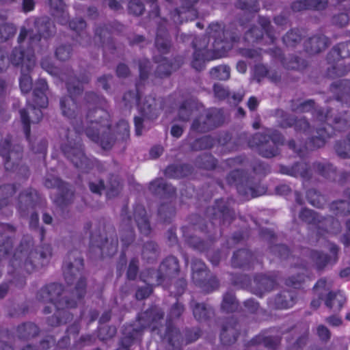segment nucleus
I'll list each match as a JSON object with an SVG mask.
<instances>
[{
	"mask_svg": "<svg viewBox=\"0 0 350 350\" xmlns=\"http://www.w3.org/2000/svg\"><path fill=\"white\" fill-rule=\"evenodd\" d=\"M79 325L75 323L72 325L67 330L68 336L64 337L61 341L58 342V345L60 347H66L70 343V336H72L73 338L79 334Z\"/></svg>",
	"mask_w": 350,
	"mask_h": 350,
	"instance_id": "63",
	"label": "nucleus"
},
{
	"mask_svg": "<svg viewBox=\"0 0 350 350\" xmlns=\"http://www.w3.org/2000/svg\"><path fill=\"white\" fill-rule=\"evenodd\" d=\"M306 196L309 203L315 207L320 208L324 204V198L321 196L315 189L308 190L307 191Z\"/></svg>",
	"mask_w": 350,
	"mask_h": 350,
	"instance_id": "58",
	"label": "nucleus"
},
{
	"mask_svg": "<svg viewBox=\"0 0 350 350\" xmlns=\"http://www.w3.org/2000/svg\"><path fill=\"white\" fill-rule=\"evenodd\" d=\"M301 40V36L298 30L291 29L283 37V42L288 46H294Z\"/></svg>",
	"mask_w": 350,
	"mask_h": 350,
	"instance_id": "55",
	"label": "nucleus"
},
{
	"mask_svg": "<svg viewBox=\"0 0 350 350\" xmlns=\"http://www.w3.org/2000/svg\"><path fill=\"white\" fill-rule=\"evenodd\" d=\"M163 312L158 308H152L142 313L139 317V324L143 328L154 331L158 329L159 321L163 319Z\"/></svg>",
	"mask_w": 350,
	"mask_h": 350,
	"instance_id": "22",
	"label": "nucleus"
},
{
	"mask_svg": "<svg viewBox=\"0 0 350 350\" xmlns=\"http://www.w3.org/2000/svg\"><path fill=\"white\" fill-rule=\"evenodd\" d=\"M179 271L178 261L174 256L166 258L159 267L158 271L152 273L151 277L157 278V284H161L175 278Z\"/></svg>",
	"mask_w": 350,
	"mask_h": 350,
	"instance_id": "14",
	"label": "nucleus"
},
{
	"mask_svg": "<svg viewBox=\"0 0 350 350\" xmlns=\"http://www.w3.org/2000/svg\"><path fill=\"white\" fill-rule=\"evenodd\" d=\"M12 248V240L4 234L0 235V260L6 256Z\"/></svg>",
	"mask_w": 350,
	"mask_h": 350,
	"instance_id": "61",
	"label": "nucleus"
},
{
	"mask_svg": "<svg viewBox=\"0 0 350 350\" xmlns=\"http://www.w3.org/2000/svg\"><path fill=\"white\" fill-rule=\"evenodd\" d=\"M0 155L3 157L6 170L13 171L22 157V150L20 147L10 150L9 140L3 139L0 135Z\"/></svg>",
	"mask_w": 350,
	"mask_h": 350,
	"instance_id": "15",
	"label": "nucleus"
},
{
	"mask_svg": "<svg viewBox=\"0 0 350 350\" xmlns=\"http://www.w3.org/2000/svg\"><path fill=\"white\" fill-rule=\"evenodd\" d=\"M142 115L148 119H155L161 110V101L157 100L154 97L149 96L144 98L139 104Z\"/></svg>",
	"mask_w": 350,
	"mask_h": 350,
	"instance_id": "23",
	"label": "nucleus"
},
{
	"mask_svg": "<svg viewBox=\"0 0 350 350\" xmlns=\"http://www.w3.org/2000/svg\"><path fill=\"white\" fill-rule=\"evenodd\" d=\"M346 298L345 295L340 292H329L325 300V306L334 312H338L341 310Z\"/></svg>",
	"mask_w": 350,
	"mask_h": 350,
	"instance_id": "34",
	"label": "nucleus"
},
{
	"mask_svg": "<svg viewBox=\"0 0 350 350\" xmlns=\"http://www.w3.org/2000/svg\"><path fill=\"white\" fill-rule=\"evenodd\" d=\"M256 344L262 345L265 347L275 350L279 344V339L273 337L258 336L250 342L251 346H254Z\"/></svg>",
	"mask_w": 350,
	"mask_h": 350,
	"instance_id": "48",
	"label": "nucleus"
},
{
	"mask_svg": "<svg viewBox=\"0 0 350 350\" xmlns=\"http://www.w3.org/2000/svg\"><path fill=\"white\" fill-rule=\"evenodd\" d=\"M179 65L174 66L170 64L167 59H164L158 65L156 73L160 77H167Z\"/></svg>",
	"mask_w": 350,
	"mask_h": 350,
	"instance_id": "53",
	"label": "nucleus"
},
{
	"mask_svg": "<svg viewBox=\"0 0 350 350\" xmlns=\"http://www.w3.org/2000/svg\"><path fill=\"white\" fill-rule=\"evenodd\" d=\"M295 293L291 291H284L279 294L274 300L275 307L286 309L292 307L295 304Z\"/></svg>",
	"mask_w": 350,
	"mask_h": 350,
	"instance_id": "38",
	"label": "nucleus"
},
{
	"mask_svg": "<svg viewBox=\"0 0 350 350\" xmlns=\"http://www.w3.org/2000/svg\"><path fill=\"white\" fill-rule=\"evenodd\" d=\"M60 79L66 81L69 94L80 95L83 91V85L90 81V76L85 73L77 79L73 76L72 71L68 70L65 74L61 75Z\"/></svg>",
	"mask_w": 350,
	"mask_h": 350,
	"instance_id": "18",
	"label": "nucleus"
},
{
	"mask_svg": "<svg viewBox=\"0 0 350 350\" xmlns=\"http://www.w3.org/2000/svg\"><path fill=\"white\" fill-rule=\"evenodd\" d=\"M333 129L331 123L328 122L326 126L317 129L315 133L313 134L310 142L307 144L306 149L313 150L324 146L326 140L331 136Z\"/></svg>",
	"mask_w": 350,
	"mask_h": 350,
	"instance_id": "25",
	"label": "nucleus"
},
{
	"mask_svg": "<svg viewBox=\"0 0 350 350\" xmlns=\"http://www.w3.org/2000/svg\"><path fill=\"white\" fill-rule=\"evenodd\" d=\"M350 43H341L337 46L334 47L329 54V59L331 57L335 59L345 58L348 55V53H345V51L349 50Z\"/></svg>",
	"mask_w": 350,
	"mask_h": 350,
	"instance_id": "59",
	"label": "nucleus"
},
{
	"mask_svg": "<svg viewBox=\"0 0 350 350\" xmlns=\"http://www.w3.org/2000/svg\"><path fill=\"white\" fill-rule=\"evenodd\" d=\"M286 340L288 343L287 346V350H299L301 349L306 343L307 341V333L305 332L295 339L294 338H289L286 337Z\"/></svg>",
	"mask_w": 350,
	"mask_h": 350,
	"instance_id": "54",
	"label": "nucleus"
},
{
	"mask_svg": "<svg viewBox=\"0 0 350 350\" xmlns=\"http://www.w3.org/2000/svg\"><path fill=\"white\" fill-rule=\"evenodd\" d=\"M274 23L278 26L277 29L271 25L270 20L264 16H259L258 23L262 29L269 39L271 43H274L280 32L284 30V27L288 24V19L283 15H278L273 18Z\"/></svg>",
	"mask_w": 350,
	"mask_h": 350,
	"instance_id": "16",
	"label": "nucleus"
},
{
	"mask_svg": "<svg viewBox=\"0 0 350 350\" xmlns=\"http://www.w3.org/2000/svg\"><path fill=\"white\" fill-rule=\"evenodd\" d=\"M192 279L193 282L205 291L209 292L218 286V282L215 277L208 278L206 265L199 259H193L191 265Z\"/></svg>",
	"mask_w": 350,
	"mask_h": 350,
	"instance_id": "11",
	"label": "nucleus"
},
{
	"mask_svg": "<svg viewBox=\"0 0 350 350\" xmlns=\"http://www.w3.org/2000/svg\"><path fill=\"white\" fill-rule=\"evenodd\" d=\"M23 48V46L14 48L8 57V61H6L14 66H21V70L24 68L28 72L31 71L36 65L33 47L31 45L27 51Z\"/></svg>",
	"mask_w": 350,
	"mask_h": 350,
	"instance_id": "12",
	"label": "nucleus"
},
{
	"mask_svg": "<svg viewBox=\"0 0 350 350\" xmlns=\"http://www.w3.org/2000/svg\"><path fill=\"white\" fill-rule=\"evenodd\" d=\"M90 243L93 246L99 247L101 250H107V254L112 255L117 252L118 241L112 240L109 243L108 239L105 237V233H101L100 230L97 232L96 228L91 234Z\"/></svg>",
	"mask_w": 350,
	"mask_h": 350,
	"instance_id": "24",
	"label": "nucleus"
},
{
	"mask_svg": "<svg viewBox=\"0 0 350 350\" xmlns=\"http://www.w3.org/2000/svg\"><path fill=\"white\" fill-rule=\"evenodd\" d=\"M275 285V281L273 278L264 275L256 276L251 283L252 292L258 296H262L265 293L271 291Z\"/></svg>",
	"mask_w": 350,
	"mask_h": 350,
	"instance_id": "26",
	"label": "nucleus"
},
{
	"mask_svg": "<svg viewBox=\"0 0 350 350\" xmlns=\"http://www.w3.org/2000/svg\"><path fill=\"white\" fill-rule=\"evenodd\" d=\"M76 96L70 94L60 99L62 113L70 120L75 130V132L68 131L66 136L67 141L62 145V149L64 154L77 167L87 171L93 167L94 162L84 154L81 138L77 133L80 134L85 131L88 126L86 116L89 110L90 109L94 116H96L95 111L104 107L106 100L92 92H86L83 106L79 107L73 98V96Z\"/></svg>",
	"mask_w": 350,
	"mask_h": 350,
	"instance_id": "1",
	"label": "nucleus"
},
{
	"mask_svg": "<svg viewBox=\"0 0 350 350\" xmlns=\"http://www.w3.org/2000/svg\"><path fill=\"white\" fill-rule=\"evenodd\" d=\"M16 191L14 185H5L0 187V208L7 205Z\"/></svg>",
	"mask_w": 350,
	"mask_h": 350,
	"instance_id": "47",
	"label": "nucleus"
},
{
	"mask_svg": "<svg viewBox=\"0 0 350 350\" xmlns=\"http://www.w3.org/2000/svg\"><path fill=\"white\" fill-rule=\"evenodd\" d=\"M299 217L303 221L317 226L319 234L321 233V230L332 233L340 231V226L338 221L332 217L323 218L308 208L302 209Z\"/></svg>",
	"mask_w": 350,
	"mask_h": 350,
	"instance_id": "8",
	"label": "nucleus"
},
{
	"mask_svg": "<svg viewBox=\"0 0 350 350\" xmlns=\"http://www.w3.org/2000/svg\"><path fill=\"white\" fill-rule=\"evenodd\" d=\"M164 338L167 339L169 343L174 347L179 345L182 341V336L180 331L176 327L170 325L166 327Z\"/></svg>",
	"mask_w": 350,
	"mask_h": 350,
	"instance_id": "44",
	"label": "nucleus"
},
{
	"mask_svg": "<svg viewBox=\"0 0 350 350\" xmlns=\"http://www.w3.org/2000/svg\"><path fill=\"white\" fill-rule=\"evenodd\" d=\"M72 47L70 44H61L55 50V55L61 61H66L70 59L72 55Z\"/></svg>",
	"mask_w": 350,
	"mask_h": 350,
	"instance_id": "56",
	"label": "nucleus"
},
{
	"mask_svg": "<svg viewBox=\"0 0 350 350\" xmlns=\"http://www.w3.org/2000/svg\"><path fill=\"white\" fill-rule=\"evenodd\" d=\"M252 259V253L247 250L236 252L232 258V265L234 267H243L248 265Z\"/></svg>",
	"mask_w": 350,
	"mask_h": 350,
	"instance_id": "39",
	"label": "nucleus"
},
{
	"mask_svg": "<svg viewBox=\"0 0 350 350\" xmlns=\"http://www.w3.org/2000/svg\"><path fill=\"white\" fill-rule=\"evenodd\" d=\"M121 184L116 176H112L105 185V189L107 198H111L117 196L121 190Z\"/></svg>",
	"mask_w": 350,
	"mask_h": 350,
	"instance_id": "45",
	"label": "nucleus"
},
{
	"mask_svg": "<svg viewBox=\"0 0 350 350\" xmlns=\"http://www.w3.org/2000/svg\"><path fill=\"white\" fill-rule=\"evenodd\" d=\"M36 192L34 190H27L19 196L18 209L23 216L31 213L30 226L36 228L38 224V215L33 211L34 201L36 198Z\"/></svg>",
	"mask_w": 350,
	"mask_h": 350,
	"instance_id": "13",
	"label": "nucleus"
},
{
	"mask_svg": "<svg viewBox=\"0 0 350 350\" xmlns=\"http://www.w3.org/2000/svg\"><path fill=\"white\" fill-rule=\"evenodd\" d=\"M51 255V249L48 245H42L35 250L29 247H24L21 245L20 249L14 253L10 261V266L14 271L18 273H31L37 267L42 266Z\"/></svg>",
	"mask_w": 350,
	"mask_h": 350,
	"instance_id": "4",
	"label": "nucleus"
},
{
	"mask_svg": "<svg viewBox=\"0 0 350 350\" xmlns=\"http://www.w3.org/2000/svg\"><path fill=\"white\" fill-rule=\"evenodd\" d=\"M283 137L276 131L267 129L265 133H258L252 137V146L258 147L259 154L271 158L278 153V146L283 144Z\"/></svg>",
	"mask_w": 350,
	"mask_h": 350,
	"instance_id": "6",
	"label": "nucleus"
},
{
	"mask_svg": "<svg viewBox=\"0 0 350 350\" xmlns=\"http://www.w3.org/2000/svg\"><path fill=\"white\" fill-rule=\"evenodd\" d=\"M155 46L158 51L162 53L168 52L170 47V42L165 31L159 27L155 40Z\"/></svg>",
	"mask_w": 350,
	"mask_h": 350,
	"instance_id": "40",
	"label": "nucleus"
},
{
	"mask_svg": "<svg viewBox=\"0 0 350 350\" xmlns=\"http://www.w3.org/2000/svg\"><path fill=\"white\" fill-rule=\"evenodd\" d=\"M335 150L338 156L342 158L350 157V136L347 140L338 142L335 146Z\"/></svg>",
	"mask_w": 350,
	"mask_h": 350,
	"instance_id": "62",
	"label": "nucleus"
},
{
	"mask_svg": "<svg viewBox=\"0 0 350 350\" xmlns=\"http://www.w3.org/2000/svg\"><path fill=\"white\" fill-rule=\"evenodd\" d=\"M44 185L48 188L57 187V196L54 199L59 205H66L71 202L73 197L72 190L60 179L55 176L48 177Z\"/></svg>",
	"mask_w": 350,
	"mask_h": 350,
	"instance_id": "17",
	"label": "nucleus"
},
{
	"mask_svg": "<svg viewBox=\"0 0 350 350\" xmlns=\"http://www.w3.org/2000/svg\"><path fill=\"white\" fill-rule=\"evenodd\" d=\"M313 168L319 174L327 178H331V174L334 173L333 166L330 164H323L321 163H314Z\"/></svg>",
	"mask_w": 350,
	"mask_h": 350,
	"instance_id": "64",
	"label": "nucleus"
},
{
	"mask_svg": "<svg viewBox=\"0 0 350 350\" xmlns=\"http://www.w3.org/2000/svg\"><path fill=\"white\" fill-rule=\"evenodd\" d=\"M277 116L280 118L278 123L280 126L282 128L291 127L295 125L296 130L303 131H306V129L309 128V124L305 119L301 118L296 121L293 116L281 110L277 112Z\"/></svg>",
	"mask_w": 350,
	"mask_h": 350,
	"instance_id": "27",
	"label": "nucleus"
},
{
	"mask_svg": "<svg viewBox=\"0 0 350 350\" xmlns=\"http://www.w3.org/2000/svg\"><path fill=\"white\" fill-rule=\"evenodd\" d=\"M230 185H234L238 192L246 198H255L259 195L258 184L247 177L243 172L234 170L226 178Z\"/></svg>",
	"mask_w": 350,
	"mask_h": 350,
	"instance_id": "9",
	"label": "nucleus"
},
{
	"mask_svg": "<svg viewBox=\"0 0 350 350\" xmlns=\"http://www.w3.org/2000/svg\"><path fill=\"white\" fill-rule=\"evenodd\" d=\"M96 116L90 109L86 118L88 126L85 130L87 137L98 143L105 149H110L116 142H123L130 135L129 123L120 120L112 129L110 127L109 115L100 107L95 111Z\"/></svg>",
	"mask_w": 350,
	"mask_h": 350,
	"instance_id": "3",
	"label": "nucleus"
},
{
	"mask_svg": "<svg viewBox=\"0 0 350 350\" xmlns=\"http://www.w3.org/2000/svg\"><path fill=\"white\" fill-rule=\"evenodd\" d=\"M310 257L319 269L323 268L329 262L330 258L325 254L318 251H311Z\"/></svg>",
	"mask_w": 350,
	"mask_h": 350,
	"instance_id": "57",
	"label": "nucleus"
},
{
	"mask_svg": "<svg viewBox=\"0 0 350 350\" xmlns=\"http://www.w3.org/2000/svg\"><path fill=\"white\" fill-rule=\"evenodd\" d=\"M16 32V27L0 15V43L12 38Z\"/></svg>",
	"mask_w": 350,
	"mask_h": 350,
	"instance_id": "36",
	"label": "nucleus"
},
{
	"mask_svg": "<svg viewBox=\"0 0 350 350\" xmlns=\"http://www.w3.org/2000/svg\"><path fill=\"white\" fill-rule=\"evenodd\" d=\"M39 333L38 326L31 322L24 323L18 326L16 329L17 336L21 339H30L36 336Z\"/></svg>",
	"mask_w": 350,
	"mask_h": 350,
	"instance_id": "37",
	"label": "nucleus"
},
{
	"mask_svg": "<svg viewBox=\"0 0 350 350\" xmlns=\"http://www.w3.org/2000/svg\"><path fill=\"white\" fill-rule=\"evenodd\" d=\"M238 303L234 294L232 292H228L224 295L221 303V309L226 312H232L237 309Z\"/></svg>",
	"mask_w": 350,
	"mask_h": 350,
	"instance_id": "46",
	"label": "nucleus"
},
{
	"mask_svg": "<svg viewBox=\"0 0 350 350\" xmlns=\"http://www.w3.org/2000/svg\"><path fill=\"white\" fill-rule=\"evenodd\" d=\"M327 5V0H298L292 3L291 8L295 12L305 10H324Z\"/></svg>",
	"mask_w": 350,
	"mask_h": 350,
	"instance_id": "30",
	"label": "nucleus"
},
{
	"mask_svg": "<svg viewBox=\"0 0 350 350\" xmlns=\"http://www.w3.org/2000/svg\"><path fill=\"white\" fill-rule=\"evenodd\" d=\"M83 267L80 253L77 250L70 252L64 262L63 272L65 280L68 284L76 283L72 293L74 298L69 299L67 295L62 297L64 288L62 284L52 283L43 286L37 293L36 299L40 302L50 304L44 308V314H49L54 309L72 308L77 306V301L85 293V281L81 275Z\"/></svg>",
	"mask_w": 350,
	"mask_h": 350,
	"instance_id": "2",
	"label": "nucleus"
},
{
	"mask_svg": "<svg viewBox=\"0 0 350 350\" xmlns=\"http://www.w3.org/2000/svg\"><path fill=\"white\" fill-rule=\"evenodd\" d=\"M328 45V39L323 35H316L305 42L306 49L312 54L320 53Z\"/></svg>",
	"mask_w": 350,
	"mask_h": 350,
	"instance_id": "32",
	"label": "nucleus"
},
{
	"mask_svg": "<svg viewBox=\"0 0 350 350\" xmlns=\"http://www.w3.org/2000/svg\"><path fill=\"white\" fill-rule=\"evenodd\" d=\"M33 103L34 104L29 105L27 109L20 110L21 118L27 139L29 138L30 134V123H38L42 118L40 107L35 102Z\"/></svg>",
	"mask_w": 350,
	"mask_h": 350,
	"instance_id": "19",
	"label": "nucleus"
},
{
	"mask_svg": "<svg viewBox=\"0 0 350 350\" xmlns=\"http://www.w3.org/2000/svg\"><path fill=\"white\" fill-rule=\"evenodd\" d=\"M31 71H27L26 69H22L21 75L19 79V85L21 91L23 93L29 92L32 88V79L30 76Z\"/></svg>",
	"mask_w": 350,
	"mask_h": 350,
	"instance_id": "52",
	"label": "nucleus"
},
{
	"mask_svg": "<svg viewBox=\"0 0 350 350\" xmlns=\"http://www.w3.org/2000/svg\"><path fill=\"white\" fill-rule=\"evenodd\" d=\"M208 39L206 37L196 38L193 42L195 49L192 62L193 66L196 69H200L202 66V62L208 59V52L211 49H208Z\"/></svg>",
	"mask_w": 350,
	"mask_h": 350,
	"instance_id": "21",
	"label": "nucleus"
},
{
	"mask_svg": "<svg viewBox=\"0 0 350 350\" xmlns=\"http://www.w3.org/2000/svg\"><path fill=\"white\" fill-rule=\"evenodd\" d=\"M280 171L281 173L292 176L294 177H301L308 179L311 176V170L308 167V164L305 162H297L293 166L287 167L280 166Z\"/></svg>",
	"mask_w": 350,
	"mask_h": 350,
	"instance_id": "28",
	"label": "nucleus"
},
{
	"mask_svg": "<svg viewBox=\"0 0 350 350\" xmlns=\"http://www.w3.org/2000/svg\"><path fill=\"white\" fill-rule=\"evenodd\" d=\"M235 321L231 319L224 325L221 333V340L224 345H230L237 340L239 331Z\"/></svg>",
	"mask_w": 350,
	"mask_h": 350,
	"instance_id": "29",
	"label": "nucleus"
},
{
	"mask_svg": "<svg viewBox=\"0 0 350 350\" xmlns=\"http://www.w3.org/2000/svg\"><path fill=\"white\" fill-rule=\"evenodd\" d=\"M221 123V116L217 110H205L193 120L191 130L205 133L218 126Z\"/></svg>",
	"mask_w": 350,
	"mask_h": 350,
	"instance_id": "10",
	"label": "nucleus"
},
{
	"mask_svg": "<svg viewBox=\"0 0 350 350\" xmlns=\"http://www.w3.org/2000/svg\"><path fill=\"white\" fill-rule=\"evenodd\" d=\"M133 217L139 231L144 234H148L150 231V227L146 210L143 206L139 204L135 206Z\"/></svg>",
	"mask_w": 350,
	"mask_h": 350,
	"instance_id": "31",
	"label": "nucleus"
},
{
	"mask_svg": "<svg viewBox=\"0 0 350 350\" xmlns=\"http://www.w3.org/2000/svg\"><path fill=\"white\" fill-rule=\"evenodd\" d=\"M216 143V140L211 137L206 135L201 138L196 139L191 144V148L193 150H202L204 149H208L213 147Z\"/></svg>",
	"mask_w": 350,
	"mask_h": 350,
	"instance_id": "43",
	"label": "nucleus"
},
{
	"mask_svg": "<svg viewBox=\"0 0 350 350\" xmlns=\"http://www.w3.org/2000/svg\"><path fill=\"white\" fill-rule=\"evenodd\" d=\"M210 75L213 79L227 80L230 77V68L226 65H220L210 70Z\"/></svg>",
	"mask_w": 350,
	"mask_h": 350,
	"instance_id": "50",
	"label": "nucleus"
},
{
	"mask_svg": "<svg viewBox=\"0 0 350 350\" xmlns=\"http://www.w3.org/2000/svg\"><path fill=\"white\" fill-rule=\"evenodd\" d=\"M111 33L109 24L99 25L95 29V38L99 40L103 47L112 46Z\"/></svg>",
	"mask_w": 350,
	"mask_h": 350,
	"instance_id": "35",
	"label": "nucleus"
},
{
	"mask_svg": "<svg viewBox=\"0 0 350 350\" xmlns=\"http://www.w3.org/2000/svg\"><path fill=\"white\" fill-rule=\"evenodd\" d=\"M158 254L157 246L152 241L146 243L142 249V258L146 260H154Z\"/></svg>",
	"mask_w": 350,
	"mask_h": 350,
	"instance_id": "51",
	"label": "nucleus"
},
{
	"mask_svg": "<svg viewBox=\"0 0 350 350\" xmlns=\"http://www.w3.org/2000/svg\"><path fill=\"white\" fill-rule=\"evenodd\" d=\"M41 66L49 74L57 76L60 79L62 74H65L66 72L60 71L57 68L55 67L49 57H44L41 61Z\"/></svg>",
	"mask_w": 350,
	"mask_h": 350,
	"instance_id": "60",
	"label": "nucleus"
},
{
	"mask_svg": "<svg viewBox=\"0 0 350 350\" xmlns=\"http://www.w3.org/2000/svg\"><path fill=\"white\" fill-rule=\"evenodd\" d=\"M194 317L198 321L206 320L213 314L211 307H206L204 304L194 303L191 304Z\"/></svg>",
	"mask_w": 350,
	"mask_h": 350,
	"instance_id": "42",
	"label": "nucleus"
},
{
	"mask_svg": "<svg viewBox=\"0 0 350 350\" xmlns=\"http://www.w3.org/2000/svg\"><path fill=\"white\" fill-rule=\"evenodd\" d=\"M150 190L155 194H164L168 193L173 194L175 193V189L171 185H168L165 183L163 179H157L150 184Z\"/></svg>",
	"mask_w": 350,
	"mask_h": 350,
	"instance_id": "41",
	"label": "nucleus"
},
{
	"mask_svg": "<svg viewBox=\"0 0 350 350\" xmlns=\"http://www.w3.org/2000/svg\"><path fill=\"white\" fill-rule=\"evenodd\" d=\"M314 113L319 121H327L328 123H331L332 126L336 130L342 131L350 125V116L348 114H346V116H348L347 118H341L338 116L333 118L334 113L332 109L327 110L325 113L320 109H314Z\"/></svg>",
	"mask_w": 350,
	"mask_h": 350,
	"instance_id": "20",
	"label": "nucleus"
},
{
	"mask_svg": "<svg viewBox=\"0 0 350 350\" xmlns=\"http://www.w3.org/2000/svg\"><path fill=\"white\" fill-rule=\"evenodd\" d=\"M47 83L44 79H39L36 83L33 89V102L40 107H46L48 105V98L46 95Z\"/></svg>",
	"mask_w": 350,
	"mask_h": 350,
	"instance_id": "33",
	"label": "nucleus"
},
{
	"mask_svg": "<svg viewBox=\"0 0 350 350\" xmlns=\"http://www.w3.org/2000/svg\"><path fill=\"white\" fill-rule=\"evenodd\" d=\"M208 33L214 40L213 50L217 55L229 50L232 47V42L236 41L237 38L234 33L224 30L218 23H211L208 27Z\"/></svg>",
	"mask_w": 350,
	"mask_h": 350,
	"instance_id": "7",
	"label": "nucleus"
},
{
	"mask_svg": "<svg viewBox=\"0 0 350 350\" xmlns=\"http://www.w3.org/2000/svg\"><path fill=\"white\" fill-rule=\"evenodd\" d=\"M330 209L337 215H347L350 214V202L345 200H338L332 202Z\"/></svg>",
	"mask_w": 350,
	"mask_h": 350,
	"instance_id": "49",
	"label": "nucleus"
},
{
	"mask_svg": "<svg viewBox=\"0 0 350 350\" xmlns=\"http://www.w3.org/2000/svg\"><path fill=\"white\" fill-rule=\"evenodd\" d=\"M55 33V26L46 17L36 18L33 21V27L28 29L22 27L18 36V42L21 44L28 37L31 47L36 45L43 38H48Z\"/></svg>",
	"mask_w": 350,
	"mask_h": 350,
	"instance_id": "5",
	"label": "nucleus"
}]
</instances>
